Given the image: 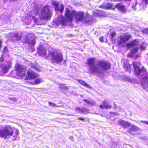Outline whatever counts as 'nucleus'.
Listing matches in <instances>:
<instances>
[{
  "mask_svg": "<svg viewBox=\"0 0 148 148\" xmlns=\"http://www.w3.org/2000/svg\"><path fill=\"white\" fill-rule=\"evenodd\" d=\"M95 58H92L88 59L87 60L89 71L92 73H101L102 70V62L99 61L95 64Z\"/></svg>",
  "mask_w": 148,
  "mask_h": 148,
  "instance_id": "1",
  "label": "nucleus"
},
{
  "mask_svg": "<svg viewBox=\"0 0 148 148\" xmlns=\"http://www.w3.org/2000/svg\"><path fill=\"white\" fill-rule=\"evenodd\" d=\"M14 133L13 130L9 125L3 126L0 129V137L4 139H9L12 136Z\"/></svg>",
  "mask_w": 148,
  "mask_h": 148,
  "instance_id": "2",
  "label": "nucleus"
},
{
  "mask_svg": "<svg viewBox=\"0 0 148 148\" xmlns=\"http://www.w3.org/2000/svg\"><path fill=\"white\" fill-rule=\"evenodd\" d=\"M51 7L49 6L44 7L41 10L40 17L41 19L49 20L51 17L52 12L50 10Z\"/></svg>",
  "mask_w": 148,
  "mask_h": 148,
  "instance_id": "3",
  "label": "nucleus"
},
{
  "mask_svg": "<svg viewBox=\"0 0 148 148\" xmlns=\"http://www.w3.org/2000/svg\"><path fill=\"white\" fill-rule=\"evenodd\" d=\"M132 64L135 75L138 76L140 75L142 76L146 74V69L143 66L140 68L137 65V62H133Z\"/></svg>",
  "mask_w": 148,
  "mask_h": 148,
  "instance_id": "4",
  "label": "nucleus"
},
{
  "mask_svg": "<svg viewBox=\"0 0 148 148\" xmlns=\"http://www.w3.org/2000/svg\"><path fill=\"white\" fill-rule=\"evenodd\" d=\"M49 55L51 58L52 61L54 62L59 63L63 59L62 54L55 51H50Z\"/></svg>",
  "mask_w": 148,
  "mask_h": 148,
  "instance_id": "5",
  "label": "nucleus"
},
{
  "mask_svg": "<svg viewBox=\"0 0 148 148\" xmlns=\"http://www.w3.org/2000/svg\"><path fill=\"white\" fill-rule=\"evenodd\" d=\"M119 37L120 40L118 41L117 44L119 45L122 46L132 37V35L128 32H125L120 35Z\"/></svg>",
  "mask_w": 148,
  "mask_h": 148,
  "instance_id": "6",
  "label": "nucleus"
},
{
  "mask_svg": "<svg viewBox=\"0 0 148 148\" xmlns=\"http://www.w3.org/2000/svg\"><path fill=\"white\" fill-rule=\"evenodd\" d=\"M75 21L76 22L81 21L83 23H89L91 19H90L88 20H87L86 18L84 17V12H76L75 11Z\"/></svg>",
  "mask_w": 148,
  "mask_h": 148,
  "instance_id": "7",
  "label": "nucleus"
},
{
  "mask_svg": "<svg viewBox=\"0 0 148 148\" xmlns=\"http://www.w3.org/2000/svg\"><path fill=\"white\" fill-rule=\"evenodd\" d=\"M15 68L17 70V74L21 78H23L25 76L26 73V69L24 66L22 65L16 64L15 66Z\"/></svg>",
  "mask_w": 148,
  "mask_h": 148,
  "instance_id": "8",
  "label": "nucleus"
},
{
  "mask_svg": "<svg viewBox=\"0 0 148 148\" xmlns=\"http://www.w3.org/2000/svg\"><path fill=\"white\" fill-rule=\"evenodd\" d=\"M66 18L62 16H58L56 18L54 19L53 22L56 25H64L66 22Z\"/></svg>",
  "mask_w": 148,
  "mask_h": 148,
  "instance_id": "9",
  "label": "nucleus"
},
{
  "mask_svg": "<svg viewBox=\"0 0 148 148\" xmlns=\"http://www.w3.org/2000/svg\"><path fill=\"white\" fill-rule=\"evenodd\" d=\"M75 11H70L68 8L66 9L65 15L68 20L70 21L72 20L73 16H75Z\"/></svg>",
  "mask_w": 148,
  "mask_h": 148,
  "instance_id": "10",
  "label": "nucleus"
},
{
  "mask_svg": "<svg viewBox=\"0 0 148 148\" xmlns=\"http://www.w3.org/2000/svg\"><path fill=\"white\" fill-rule=\"evenodd\" d=\"M118 124L119 125L121 126L124 129H126L129 127L131 125V124L130 122L122 119L118 121Z\"/></svg>",
  "mask_w": 148,
  "mask_h": 148,
  "instance_id": "11",
  "label": "nucleus"
},
{
  "mask_svg": "<svg viewBox=\"0 0 148 148\" xmlns=\"http://www.w3.org/2000/svg\"><path fill=\"white\" fill-rule=\"evenodd\" d=\"M111 68V64L110 62L102 60V71L106 72L107 70L110 69ZM102 74H103V73Z\"/></svg>",
  "mask_w": 148,
  "mask_h": 148,
  "instance_id": "12",
  "label": "nucleus"
},
{
  "mask_svg": "<svg viewBox=\"0 0 148 148\" xmlns=\"http://www.w3.org/2000/svg\"><path fill=\"white\" fill-rule=\"evenodd\" d=\"M141 84L144 89H147L148 88V78L146 77H143L141 80Z\"/></svg>",
  "mask_w": 148,
  "mask_h": 148,
  "instance_id": "13",
  "label": "nucleus"
},
{
  "mask_svg": "<svg viewBox=\"0 0 148 148\" xmlns=\"http://www.w3.org/2000/svg\"><path fill=\"white\" fill-rule=\"evenodd\" d=\"M38 53L41 56H44L46 55L47 51L45 48L43 46H40L38 49Z\"/></svg>",
  "mask_w": 148,
  "mask_h": 148,
  "instance_id": "14",
  "label": "nucleus"
},
{
  "mask_svg": "<svg viewBox=\"0 0 148 148\" xmlns=\"http://www.w3.org/2000/svg\"><path fill=\"white\" fill-rule=\"evenodd\" d=\"M53 5H54V7L56 10H57L62 12L63 10L64 6L62 4L59 5L56 1H53L52 2Z\"/></svg>",
  "mask_w": 148,
  "mask_h": 148,
  "instance_id": "15",
  "label": "nucleus"
},
{
  "mask_svg": "<svg viewBox=\"0 0 148 148\" xmlns=\"http://www.w3.org/2000/svg\"><path fill=\"white\" fill-rule=\"evenodd\" d=\"M115 7L124 13L126 12V8L125 7V5L122 4L121 3H117L115 6Z\"/></svg>",
  "mask_w": 148,
  "mask_h": 148,
  "instance_id": "16",
  "label": "nucleus"
},
{
  "mask_svg": "<svg viewBox=\"0 0 148 148\" xmlns=\"http://www.w3.org/2000/svg\"><path fill=\"white\" fill-rule=\"evenodd\" d=\"M75 110L79 113H83L84 114H87L88 112V110L86 108L82 107H76L75 108Z\"/></svg>",
  "mask_w": 148,
  "mask_h": 148,
  "instance_id": "17",
  "label": "nucleus"
},
{
  "mask_svg": "<svg viewBox=\"0 0 148 148\" xmlns=\"http://www.w3.org/2000/svg\"><path fill=\"white\" fill-rule=\"evenodd\" d=\"M28 76L30 79H34L37 77V74L34 71L29 70L27 72Z\"/></svg>",
  "mask_w": 148,
  "mask_h": 148,
  "instance_id": "18",
  "label": "nucleus"
},
{
  "mask_svg": "<svg viewBox=\"0 0 148 148\" xmlns=\"http://www.w3.org/2000/svg\"><path fill=\"white\" fill-rule=\"evenodd\" d=\"M10 66L9 64L6 65L5 64H2L1 65V67L2 69L3 72L4 73H7L9 70V68Z\"/></svg>",
  "mask_w": 148,
  "mask_h": 148,
  "instance_id": "19",
  "label": "nucleus"
},
{
  "mask_svg": "<svg viewBox=\"0 0 148 148\" xmlns=\"http://www.w3.org/2000/svg\"><path fill=\"white\" fill-rule=\"evenodd\" d=\"M26 41L31 46L34 45L35 44V41L33 39H30L28 38L27 39Z\"/></svg>",
  "mask_w": 148,
  "mask_h": 148,
  "instance_id": "20",
  "label": "nucleus"
},
{
  "mask_svg": "<svg viewBox=\"0 0 148 148\" xmlns=\"http://www.w3.org/2000/svg\"><path fill=\"white\" fill-rule=\"evenodd\" d=\"M131 65L128 63H125L123 66V68L126 71L130 70L131 68Z\"/></svg>",
  "mask_w": 148,
  "mask_h": 148,
  "instance_id": "21",
  "label": "nucleus"
},
{
  "mask_svg": "<svg viewBox=\"0 0 148 148\" xmlns=\"http://www.w3.org/2000/svg\"><path fill=\"white\" fill-rule=\"evenodd\" d=\"M101 11L98 10H95L93 13V15L95 16H99L101 15Z\"/></svg>",
  "mask_w": 148,
  "mask_h": 148,
  "instance_id": "22",
  "label": "nucleus"
},
{
  "mask_svg": "<svg viewBox=\"0 0 148 148\" xmlns=\"http://www.w3.org/2000/svg\"><path fill=\"white\" fill-rule=\"evenodd\" d=\"M116 34V33L115 32H112L110 34V35L109 36V38L111 40H115L114 38L115 37Z\"/></svg>",
  "mask_w": 148,
  "mask_h": 148,
  "instance_id": "23",
  "label": "nucleus"
},
{
  "mask_svg": "<svg viewBox=\"0 0 148 148\" xmlns=\"http://www.w3.org/2000/svg\"><path fill=\"white\" fill-rule=\"evenodd\" d=\"M78 82L81 84H82V85H83L84 86H85L89 88L90 87V86L87 83L84 82V81L82 80H78Z\"/></svg>",
  "mask_w": 148,
  "mask_h": 148,
  "instance_id": "24",
  "label": "nucleus"
},
{
  "mask_svg": "<svg viewBox=\"0 0 148 148\" xmlns=\"http://www.w3.org/2000/svg\"><path fill=\"white\" fill-rule=\"evenodd\" d=\"M111 106L105 103L104 102H103V105H102V108L109 109L111 108Z\"/></svg>",
  "mask_w": 148,
  "mask_h": 148,
  "instance_id": "25",
  "label": "nucleus"
},
{
  "mask_svg": "<svg viewBox=\"0 0 148 148\" xmlns=\"http://www.w3.org/2000/svg\"><path fill=\"white\" fill-rule=\"evenodd\" d=\"M85 18H86V20H89L90 19H91V20H90V22L89 23H92V16L90 15H89V14H87L86 15V16L84 17Z\"/></svg>",
  "mask_w": 148,
  "mask_h": 148,
  "instance_id": "26",
  "label": "nucleus"
},
{
  "mask_svg": "<svg viewBox=\"0 0 148 148\" xmlns=\"http://www.w3.org/2000/svg\"><path fill=\"white\" fill-rule=\"evenodd\" d=\"M84 101L89 105H93L95 104V102L94 101H89L86 99H84L83 100Z\"/></svg>",
  "mask_w": 148,
  "mask_h": 148,
  "instance_id": "27",
  "label": "nucleus"
},
{
  "mask_svg": "<svg viewBox=\"0 0 148 148\" xmlns=\"http://www.w3.org/2000/svg\"><path fill=\"white\" fill-rule=\"evenodd\" d=\"M13 35L12 36L16 38V40H19L21 39V36L20 35L18 34H16L15 33H13Z\"/></svg>",
  "mask_w": 148,
  "mask_h": 148,
  "instance_id": "28",
  "label": "nucleus"
},
{
  "mask_svg": "<svg viewBox=\"0 0 148 148\" xmlns=\"http://www.w3.org/2000/svg\"><path fill=\"white\" fill-rule=\"evenodd\" d=\"M130 128L133 131H136L139 130V128L138 127L133 125H132Z\"/></svg>",
  "mask_w": 148,
  "mask_h": 148,
  "instance_id": "29",
  "label": "nucleus"
},
{
  "mask_svg": "<svg viewBox=\"0 0 148 148\" xmlns=\"http://www.w3.org/2000/svg\"><path fill=\"white\" fill-rule=\"evenodd\" d=\"M137 42L136 40H134L130 42L132 47H134L135 46Z\"/></svg>",
  "mask_w": 148,
  "mask_h": 148,
  "instance_id": "30",
  "label": "nucleus"
},
{
  "mask_svg": "<svg viewBox=\"0 0 148 148\" xmlns=\"http://www.w3.org/2000/svg\"><path fill=\"white\" fill-rule=\"evenodd\" d=\"M39 11V8H36L34 10V12L36 14H38Z\"/></svg>",
  "mask_w": 148,
  "mask_h": 148,
  "instance_id": "31",
  "label": "nucleus"
},
{
  "mask_svg": "<svg viewBox=\"0 0 148 148\" xmlns=\"http://www.w3.org/2000/svg\"><path fill=\"white\" fill-rule=\"evenodd\" d=\"M29 17H30V19H32L34 20V22L36 23L37 21V19L35 18L34 16H32V14L31 15H29Z\"/></svg>",
  "mask_w": 148,
  "mask_h": 148,
  "instance_id": "32",
  "label": "nucleus"
},
{
  "mask_svg": "<svg viewBox=\"0 0 148 148\" xmlns=\"http://www.w3.org/2000/svg\"><path fill=\"white\" fill-rule=\"evenodd\" d=\"M138 47H136L132 49V50L131 51H132L133 53L134 54L137 52H138Z\"/></svg>",
  "mask_w": 148,
  "mask_h": 148,
  "instance_id": "33",
  "label": "nucleus"
},
{
  "mask_svg": "<svg viewBox=\"0 0 148 148\" xmlns=\"http://www.w3.org/2000/svg\"><path fill=\"white\" fill-rule=\"evenodd\" d=\"M127 132H128L131 135H134V134L133 133V132H134L131 129V128H129L127 131Z\"/></svg>",
  "mask_w": 148,
  "mask_h": 148,
  "instance_id": "34",
  "label": "nucleus"
},
{
  "mask_svg": "<svg viewBox=\"0 0 148 148\" xmlns=\"http://www.w3.org/2000/svg\"><path fill=\"white\" fill-rule=\"evenodd\" d=\"M60 87L62 89H67V87L65 86V85L64 84H60Z\"/></svg>",
  "mask_w": 148,
  "mask_h": 148,
  "instance_id": "35",
  "label": "nucleus"
},
{
  "mask_svg": "<svg viewBox=\"0 0 148 148\" xmlns=\"http://www.w3.org/2000/svg\"><path fill=\"white\" fill-rule=\"evenodd\" d=\"M106 5V6L105 7V6H104L103 8H105L106 9H110L111 8L112 6V5L110 3H108Z\"/></svg>",
  "mask_w": 148,
  "mask_h": 148,
  "instance_id": "36",
  "label": "nucleus"
},
{
  "mask_svg": "<svg viewBox=\"0 0 148 148\" xmlns=\"http://www.w3.org/2000/svg\"><path fill=\"white\" fill-rule=\"evenodd\" d=\"M49 105L50 106H52L54 107H59V106H58L56 105L55 103H53L49 102Z\"/></svg>",
  "mask_w": 148,
  "mask_h": 148,
  "instance_id": "37",
  "label": "nucleus"
},
{
  "mask_svg": "<svg viewBox=\"0 0 148 148\" xmlns=\"http://www.w3.org/2000/svg\"><path fill=\"white\" fill-rule=\"evenodd\" d=\"M19 133V131L18 130H16V131L15 134L16 135H14L13 137V140H15L16 139V136Z\"/></svg>",
  "mask_w": 148,
  "mask_h": 148,
  "instance_id": "38",
  "label": "nucleus"
},
{
  "mask_svg": "<svg viewBox=\"0 0 148 148\" xmlns=\"http://www.w3.org/2000/svg\"><path fill=\"white\" fill-rule=\"evenodd\" d=\"M146 48L145 46L143 45H140V46L139 49L141 51H144Z\"/></svg>",
  "mask_w": 148,
  "mask_h": 148,
  "instance_id": "39",
  "label": "nucleus"
},
{
  "mask_svg": "<svg viewBox=\"0 0 148 148\" xmlns=\"http://www.w3.org/2000/svg\"><path fill=\"white\" fill-rule=\"evenodd\" d=\"M40 82V80L39 79H36L35 81L33 82V83H35L36 84H38Z\"/></svg>",
  "mask_w": 148,
  "mask_h": 148,
  "instance_id": "40",
  "label": "nucleus"
},
{
  "mask_svg": "<svg viewBox=\"0 0 148 148\" xmlns=\"http://www.w3.org/2000/svg\"><path fill=\"white\" fill-rule=\"evenodd\" d=\"M143 33L148 35V28L144 29L143 30Z\"/></svg>",
  "mask_w": 148,
  "mask_h": 148,
  "instance_id": "41",
  "label": "nucleus"
},
{
  "mask_svg": "<svg viewBox=\"0 0 148 148\" xmlns=\"http://www.w3.org/2000/svg\"><path fill=\"white\" fill-rule=\"evenodd\" d=\"M134 53L131 51L130 52L128 53L127 56L130 57H133L134 56Z\"/></svg>",
  "mask_w": 148,
  "mask_h": 148,
  "instance_id": "42",
  "label": "nucleus"
},
{
  "mask_svg": "<svg viewBox=\"0 0 148 148\" xmlns=\"http://www.w3.org/2000/svg\"><path fill=\"white\" fill-rule=\"evenodd\" d=\"M10 100H11L12 102H15L16 101V99L14 97L9 98Z\"/></svg>",
  "mask_w": 148,
  "mask_h": 148,
  "instance_id": "43",
  "label": "nucleus"
},
{
  "mask_svg": "<svg viewBox=\"0 0 148 148\" xmlns=\"http://www.w3.org/2000/svg\"><path fill=\"white\" fill-rule=\"evenodd\" d=\"M28 63L29 64V65L32 68H35V67L34 66L33 64L32 63H31V62H29Z\"/></svg>",
  "mask_w": 148,
  "mask_h": 148,
  "instance_id": "44",
  "label": "nucleus"
},
{
  "mask_svg": "<svg viewBox=\"0 0 148 148\" xmlns=\"http://www.w3.org/2000/svg\"><path fill=\"white\" fill-rule=\"evenodd\" d=\"M126 46L128 48H129L132 47L131 43H127L126 44Z\"/></svg>",
  "mask_w": 148,
  "mask_h": 148,
  "instance_id": "45",
  "label": "nucleus"
},
{
  "mask_svg": "<svg viewBox=\"0 0 148 148\" xmlns=\"http://www.w3.org/2000/svg\"><path fill=\"white\" fill-rule=\"evenodd\" d=\"M146 5H148V0H142Z\"/></svg>",
  "mask_w": 148,
  "mask_h": 148,
  "instance_id": "46",
  "label": "nucleus"
},
{
  "mask_svg": "<svg viewBox=\"0 0 148 148\" xmlns=\"http://www.w3.org/2000/svg\"><path fill=\"white\" fill-rule=\"evenodd\" d=\"M4 60V58L2 55L1 56V57L0 58V62H2Z\"/></svg>",
  "mask_w": 148,
  "mask_h": 148,
  "instance_id": "47",
  "label": "nucleus"
},
{
  "mask_svg": "<svg viewBox=\"0 0 148 148\" xmlns=\"http://www.w3.org/2000/svg\"><path fill=\"white\" fill-rule=\"evenodd\" d=\"M140 56L138 54H136L135 55V57H134V59L136 60L137 58L139 57Z\"/></svg>",
  "mask_w": 148,
  "mask_h": 148,
  "instance_id": "48",
  "label": "nucleus"
},
{
  "mask_svg": "<svg viewBox=\"0 0 148 148\" xmlns=\"http://www.w3.org/2000/svg\"><path fill=\"white\" fill-rule=\"evenodd\" d=\"M7 51H8V50H7V47H4V52H7Z\"/></svg>",
  "mask_w": 148,
  "mask_h": 148,
  "instance_id": "49",
  "label": "nucleus"
},
{
  "mask_svg": "<svg viewBox=\"0 0 148 148\" xmlns=\"http://www.w3.org/2000/svg\"><path fill=\"white\" fill-rule=\"evenodd\" d=\"M142 122L145 124H146L148 125V122H147L144 121H142Z\"/></svg>",
  "mask_w": 148,
  "mask_h": 148,
  "instance_id": "50",
  "label": "nucleus"
},
{
  "mask_svg": "<svg viewBox=\"0 0 148 148\" xmlns=\"http://www.w3.org/2000/svg\"><path fill=\"white\" fill-rule=\"evenodd\" d=\"M79 119V120H81L82 121H84V118H78Z\"/></svg>",
  "mask_w": 148,
  "mask_h": 148,
  "instance_id": "51",
  "label": "nucleus"
},
{
  "mask_svg": "<svg viewBox=\"0 0 148 148\" xmlns=\"http://www.w3.org/2000/svg\"><path fill=\"white\" fill-rule=\"evenodd\" d=\"M69 138L70 140H73V137L71 136L69 137Z\"/></svg>",
  "mask_w": 148,
  "mask_h": 148,
  "instance_id": "52",
  "label": "nucleus"
},
{
  "mask_svg": "<svg viewBox=\"0 0 148 148\" xmlns=\"http://www.w3.org/2000/svg\"><path fill=\"white\" fill-rule=\"evenodd\" d=\"M99 40H100V41H101V42H102V38H99Z\"/></svg>",
  "mask_w": 148,
  "mask_h": 148,
  "instance_id": "53",
  "label": "nucleus"
},
{
  "mask_svg": "<svg viewBox=\"0 0 148 148\" xmlns=\"http://www.w3.org/2000/svg\"><path fill=\"white\" fill-rule=\"evenodd\" d=\"M100 106L101 108H102V105H100Z\"/></svg>",
  "mask_w": 148,
  "mask_h": 148,
  "instance_id": "54",
  "label": "nucleus"
}]
</instances>
